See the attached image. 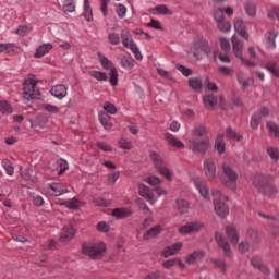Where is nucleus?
Returning a JSON list of instances; mask_svg holds the SVG:
<instances>
[{
	"label": "nucleus",
	"instance_id": "bf43d9fd",
	"mask_svg": "<svg viewBox=\"0 0 279 279\" xmlns=\"http://www.w3.org/2000/svg\"><path fill=\"white\" fill-rule=\"evenodd\" d=\"M120 175H121V173L119 171L109 173V175H108V184H110L111 186H114V183L117 182V180H119Z\"/></svg>",
	"mask_w": 279,
	"mask_h": 279
},
{
	"label": "nucleus",
	"instance_id": "4be33fe9",
	"mask_svg": "<svg viewBox=\"0 0 279 279\" xmlns=\"http://www.w3.org/2000/svg\"><path fill=\"white\" fill-rule=\"evenodd\" d=\"M140 195L144 197V199L148 201L150 204H154L156 202V196L154 195V191L149 189L145 184H140L138 186Z\"/></svg>",
	"mask_w": 279,
	"mask_h": 279
},
{
	"label": "nucleus",
	"instance_id": "3c124183",
	"mask_svg": "<svg viewBox=\"0 0 279 279\" xmlns=\"http://www.w3.org/2000/svg\"><path fill=\"white\" fill-rule=\"evenodd\" d=\"M266 69H267V71H269V73H272V75H275V77H279V66H278V63H276V62H268L266 64Z\"/></svg>",
	"mask_w": 279,
	"mask_h": 279
},
{
	"label": "nucleus",
	"instance_id": "bb28decb",
	"mask_svg": "<svg viewBox=\"0 0 279 279\" xmlns=\"http://www.w3.org/2000/svg\"><path fill=\"white\" fill-rule=\"evenodd\" d=\"M175 208L180 215H186L191 209V203H189V201L185 198H178L175 201Z\"/></svg>",
	"mask_w": 279,
	"mask_h": 279
},
{
	"label": "nucleus",
	"instance_id": "f704fd0d",
	"mask_svg": "<svg viewBox=\"0 0 279 279\" xmlns=\"http://www.w3.org/2000/svg\"><path fill=\"white\" fill-rule=\"evenodd\" d=\"M266 128L268 130L269 136H271L272 138H277V141H279V126L276 124V122H267Z\"/></svg>",
	"mask_w": 279,
	"mask_h": 279
},
{
	"label": "nucleus",
	"instance_id": "423d86ee",
	"mask_svg": "<svg viewBox=\"0 0 279 279\" xmlns=\"http://www.w3.org/2000/svg\"><path fill=\"white\" fill-rule=\"evenodd\" d=\"M24 99H40V89H38V81L34 77H27L24 80L23 87Z\"/></svg>",
	"mask_w": 279,
	"mask_h": 279
},
{
	"label": "nucleus",
	"instance_id": "4c0bfd02",
	"mask_svg": "<svg viewBox=\"0 0 279 279\" xmlns=\"http://www.w3.org/2000/svg\"><path fill=\"white\" fill-rule=\"evenodd\" d=\"M62 206H65L66 208H70L72 210H77V208H81L82 202L78 201L77 198H72L69 201H63L61 203Z\"/></svg>",
	"mask_w": 279,
	"mask_h": 279
},
{
	"label": "nucleus",
	"instance_id": "774afa93",
	"mask_svg": "<svg viewBox=\"0 0 279 279\" xmlns=\"http://www.w3.org/2000/svg\"><path fill=\"white\" fill-rule=\"evenodd\" d=\"M269 19H278L279 20V8L274 7L269 12H268Z\"/></svg>",
	"mask_w": 279,
	"mask_h": 279
},
{
	"label": "nucleus",
	"instance_id": "0e129e2a",
	"mask_svg": "<svg viewBox=\"0 0 279 279\" xmlns=\"http://www.w3.org/2000/svg\"><path fill=\"white\" fill-rule=\"evenodd\" d=\"M219 41L222 51H230V41L226 37H220Z\"/></svg>",
	"mask_w": 279,
	"mask_h": 279
},
{
	"label": "nucleus",
	"instance_id": "680f3d73",
	"mask_svg": "<svg viewBox=\"0 0 279 279\" xmlns=\"http://www.w3.org/2000/svg\"><path fill=\"white\" fill-rule=\"evenodd\" d=\"M116 12L120 19H125V14H128V8L123 4H119L116 9Z\"/></svg>",
	"mask_w": 279,
	"mask_h": 279
},
{
	"label": "nucleus",
	"instance_id": "de8ad7c7",
	"mask_svg": "<svg viewBox=\"0 0 279 279\" xmlns=\"http://www.w3.org/2000/svg\"><path fill=\"white\" fill-rule=\"evenodd\" d=\"M189 86L193 90H202V78H198V77L190 78Z\"/></svg>",
	"mask_w": 279,
	"mask_h": 279
},
{
	"label": "nucleus",
	"instance_id": "393cba45",
	"mask_svg": "<svg viewBox=\"0 0 279 279\" xmlns=\"http://www.w3.org/2000/svg\"><path fill=\"white\" fill-rule=\"evenodd\" d=\"M165 138H166L169 147H174L175 149H184V143L182 141L178 140V137H175V135H173L171 133H166Z\"/></svg>",
	"mask_w": 279,
	"mask_h": 279
},
{
	"label": "nucleus",
	"instance_id": "052dcab7",
	"mask_svg": "<svg viewBox=\"0 0 279 279\" xmlns=\"http://www.w3.org/2000/svg\"><path fill=\"white\" fill-rule=\"evenodd\" d=\"M96 230H98V232H109L110 225H108L106 221H100L97 223Z\"/></svg>",
	"mask_w": 279,
	"mask_h": 279
},
{
	"label": "nucleus",
	"instance_id": "a19ab883",
	"mask_svg": "<svg viewBox=\"0 0 279 279\" xmlns=\"http://www.w3.org/2000/svg\"><path fill=\"white\" fill-rule=\"evenodd\" d=\"M260 53H263V50H260L258 46L248 47V56L251 60H258L260 58Z\"/></svg>",
	"mask_w": 279,
	"mask_h": 279
},
{
	"label": "nucleus",
	"instance_id": "1a4fd4ad",
	"mask_svg": "<svg viewBox=\"0 0 279 279\" xmlns=\"http://www.w3.org/2000/svg\"><path fill=\"white\" fill-rule=\"evenodd\" d=\"M98 59L104 69L106 71H110L109 82L112 86H117V82H119V74L117 73V68H114V63L110 61L108 58L98 52Z\"/></svg>",
	"mask_w": 279,
	"mask_h": 279
},
{
	"label": "nucleus",
	"instance_id": "58836bf2",
	"mask_svg": "<svg viewBox=\"0 0 279 279\" xmlns=\"http://www.w3.org/2000/svg\"><path fill=\"white\" fill-rule=\"evenodd\" d=\"M84 13L83 16L88 22L93 21V8H90V0H84Z\"/></svg>",
	"mask_w": 279,
	"mask_h": 279
},
{
	"label": "nucleus",
	"instance_id": "5701e85b",
	"mask_svg": "<svg viewBox=\"0 0 279 279\" xmlns=\"http://www.w3.org/2000/svg\"><path fill=\"white\" fill-rule=\"evenodd\" d=\"M73 236H75V229L71 226H65L61 231L59 241L61 243H69V241L73 240Z\"/></svg>",
	"mask_w": 279,
	"mask_h": 279
},
{
	"label": "nucleus",
	"instance_id": "cd10ccee",
	"mask_svg": "<svg viewBox=\"0 0 279 279\" xmlns=\"http://www.w3.org/2000/svg\"><path fill=\"white\" fill-rule=\"evenodd\" d=\"M66 90L68 88L64 85H54L50 89V93L57 99H64V97H66L68 94Z\"/></svg>",
	"mask_w": 279,
	"mask_h": 279
},
{
	"label": "nucleus",
	"instance_id": "9b49d317",
	"mask_svg": "<svg viewBox=\"0 0 279 279\" xmlns=\"http://www.w3.org/2000/svg\"><path fill=\"white\" fill-rule=\"evenodd\" d=\"M204 173L209 182L217 180V162L213 158H206L204 160Z\"/></svg>",
	"mask_w": 279,
	"mask_h": 279
},
{
	"label": "nucleus",
	"instance_id": "20e7f679",
	"mask_svg": "<svg viewBox=\"0 0 279 279\" xmlns=\"http://www.w3.org/2000/svg\"><path fill=\"white\" fill-rule=\"evenodd\" d=\"M83 254L90 256L94 260H99L106 254V244L102 242L99 243H85L82 245Z\"/></svg>",
	"mask_w": 279,
	"mask_h": 279
},
{
	"label": "nucleus",
	"instance_id": "b1692460",
	"mask_svg": "<svg viewBox=\"0 0 279 279\" xmlns=\"http://www.w3.org/2000/svg\"><path fill=\"white\" fill-rule=\"evenodd\" d=\"M215 240L217 241L219 247L223 250L226 256H230L231 251H230V244H228V240L221 234L220 232H217L215 234Z\"/></svg>",
	"mask_w": 279,
	"mask_h": 279
},
{
	"label": "nucleus",
	"instance_id": "e433bc0d",
	"mask_svg": "<svg viewBox=\"0 0 279 279\" xmlns=\"http://www.w3.org/2000/svg\"><path fill=\"white\" fill-rule=\"evenodd\" d=\"M160 232H162V227L155 226L144 234V239H146V241H150V239H156Z\"/></svg>",
	"mask_w": 279,
	"mask_h": 279
},
{
	"label": "nucleus",
	"instance_id": "f8f14e48",
	"mask_svg": "<svg viewBox=\"0 0 279 279\" xmlns=\"http://www.w3.org/2000/svg\"><path fill=\"white\" fill-rule=\"evenodd\" d=\"M232 47L235 58H239L243 62V64H245L246 66H255L254 62L247 59H243V43H241V39H239V37H232Z\"/></svg>",
	"mask_w": 279,
	"mask_h": 279
},
{
	"label": "nucleus",
	"instance_id": "0eeeda50",
	"mask_svg": "<svg viewBox=\"0 0 279 279\" xmlns=\"http://www.w3.org/2000/svg\"><path fill=\"white\" fill-rule=\"evenodd\" d=\"M150 159L153 160L154 167L161 175H163V178H166V180H171V178H173V172H171V170L165 166L162 156L156 151H150Z\"/></svg>",
	"mask_w": 279,
	"mask_h": 279
},
{
	"label": "nucleus",
	"instance_id": "09e8293b",
	"mask_svg": "<svg viewBox=\"0 0 279 279\" xmlns=\"http://www.w3.org/2000/svg\"><path fill=\"white\" fill-rule=\"evenodd\" d=\"M2 167L8 175H14V165H12V161L8 159L2 160Z\"/></svg>",
	"mask_w": 279,
	"mask_h": 279
},
{
	"label": "nucleus",
	"instance_id": "72a5a7b5",
	"mask_svg": "<svg viewBox=\"0 0 279 279\" xmlns=\"http://www.w3.org/2000/svg\"><path fill=\"white\" fill-rule=\"evenodd\" d=\"M117 59L119 60L121 66L123 69H132L134 66V61L132 60V58L124 56V54H118Z\"/></svg>",
	"mask_w": 279,
	"mask_h": 279
},
{
	"label": "nucleus",
	"instance_id": "6ab92c4d",
	"mask_svg": "<svg viewBox=\"0 0 279 279\" xmlns=\"http://www.w3.org/2000/svg\"><path fill=\"white\" fill-rule=\"evenodd\" d=\"M251 265L254 267V269H258V271L264 274V276H269V274H271L269 267L263 263V259H260L258 256H255L251 259Z\"/></svg>",
	"mask_w": 279,
	"mask_h": 279
},
{
	"label": "nucleus",
	"instance_id": "6e6552de",
	"mask_svg": "<svg viewBox=\"0 0 279 279\" xmlns=\"http://www.w3.org/2000/svg\"><path fill=\"white\" fill-rule=\"evenodd\" d=\"M102 112L99 113V121L105 130H112L110 114H117V107L110 102H105Z\"/></svg>",
	"mask_w": 279,
	"mask_h": 279
},
{
	"label": "nucleus",
	"instance_id": "338daca9",
	"mask_svg": "<svg viewBox=\"0 0 279 279\" xmlns=\"http://www.w3.org/2000/svg\"><path fill=\"white\" fill-rule=\"evenodd\" d=\"M108 40L110 45H119L121 38L119 37V34L113 33L108 36Z\"/></svg>",
	"mask_w": 279,
	"mask_h": 279
},
{
	"label": "nucleus",
	"instance_id": "e2e57ef3",
	"mask_svg": "<svg viewBox=\"0 0 279 279\" xmlns=\"http://www.w3.org/2000/svg\"><path fill=\"white\" fill-rule=\"evenodd\" d=\"M214 20L217 22L223 21V9L217 8L214 10Z\"/></svg>",
	"mask_w": 279,
	"mask_h": 279
},
{
	"label": "nucleus",
	"instance_id": "864d4df0",
	"mask_svg": "<svg viewBox=\"0 0 279 279\" xmlns=\"http://www.w3.org/2000/svg\"><path fill=\"white\" fill-rule=\"evenodd\" d=\"M267 154L271 158V160H275V162H278V159H279V149L278 148H276L274 146H269L267 148Z\"/></svg>",
	"mask_w": 279,
	"mask_h": 279
},
{
	"label": "nucleus",
	"instance_id": "13d9d810",
	"mask_svg": "<svg viewBox=\"0 0 279 279\" xmlns=\"http://www.w3.org/2000/svg\"><path fill=\"white\" fill-rule=\"evenodd\" d=\"M29 32H32L31 26H23L22 25V26H19L15 34H17V36H27V34H29Z\"/></svg>",
	"mask_w": 279,
	"mask_h": 279
},
{
	"label": "nucleus",
	"instance_id": "4468645a",
	"mask_svg": "<svg viewBox=\"0 0 279 279\" xmlns=\"http://www.w3.org/2000/svg\"><path fill=\"white\" fill-rule=\"evenodd\" d=\"M201 230H204V222L202 221L187 222L179 228L180 234H193Z\"/></svg>",
	"mask_w": 279,
	"mask_h": 279
},
{
	"label": "nucleus",
	"instance_id": "c9c22d12",
	"mask_svg": "<svg viewBox=\"0 0 279 279\" xmlns=\"http://www.w3.org/2000/svg\"><path fill=\"white\" fill-rule=\"evenodd\" d=\"M259 217L267 219L268 225L274 227L275 234H279V220L270 217L268 215L263 214L262 211L258 213Z\"/></svg>",
	"mask_w": 279,
	"mask_h": 279
},
{
	"label": "nucleus",
	"instance_id": "c03bdc74",
	"mask_svg": "<svg viewBox=\"0 0 279 279\" xmlns=\"http://www.w3.org/2000/svg\"><path fill=\"white\" fill-rule=\"evenodd\" d=\"M150 14H171V10L167 5H157L149 10Z\"/></svg>",
	"mask_w": 279,
	"mask_h": 279
},
{
	"label": "nucleus",
	"instance_id": "7c9ffc66",
	"mask_svg": "<svg viewBox=\"0 0 279 279\" xmlns=\"http://www.w3.org/2000/svg\"><path fill=\"white\" fill-rule=\"evenodd\" d=\"M267 40V47L269 49H276V38H278V31L271 29L265 34Z\"/></svg>",
	"mask_w": 279,
	"mask_h": 279
},
{
	"label": "nucleus",
	"instance_id": "69168bd1",
	"mask_svg": "<svg viewBox=\"0 0 279 279\" xmlns=\"http://www.w3.org/2000/svg\"><path fill=\"white\" fill-rule=\"evenodd\" d=\"M218 72L221 75L229 76V75H232L234 73V70H232L231 68H228V66H219Z\"/></svg>",
	"mask_w": 279,
	"mask_h": 279
},
{
	"label": "nucleus",
	"instance_id": "2eb2a0df",
	"mask_svg": "<svg viewBox=\"0 0 279 279\" xmlns=\"http://www.w3.org/2000/svg\"><path fill=\"white\" fill-rule=\"evenodd\" d=\"M44 192L47 195H52L54 197H60V195H64L66 193V187L60 183L48 184L44 187Z\"/></svg>",
	"mask_w": 279,
	"mask_h": 279
},
{
	"label": "nucleus",
	"instance_id": "dca6fc26",
	"mask_svg": "<svg viewBox=\"0 0 279 279\" xmlns=\"http://www.w3.org/2000/svg\"><path fill=\"white\" fill-rule=\"evenodd\" d=\"M195 189L198 191L199 195L204 199H210V192L208 190V185H206V181L202 180V178L197 177L193 180Z\"/></svg>",
	"mask_w": 279,
	"mask_h": 279
},
{
	"label": "nucleus",
	"instance_id": "9d476101",
	"mask_svg": "<svg viewBox=\"0 0 279 279\" xmlns=\"http://www.w3.org/2000/svg\"><path fill=\"white\" fill-rule=\"evenodd\" d=\"M121 40L123 47L125 49H130L132 53H134L136 60H143V54H141V50L138 49V46L134 43V39H132V34L129 32L122 31L121 32Z\"/></svg>",
	"mask_w": 279,
	"mask_h": 279
},
{
	"label": "nucleus",
	"instance_id": "c756f323",
	"mask_svg": "<svg viewBox=\"0 0 279 279\" xmlns=\"http://www.w3.org/2000/svg\"><path fill=\"white\" fill-rule=\"evenodd\" d=\"M112 217L116 219H125L128 217H132V209L130 208H116L111 213Z\"/></svg>",
	"mask_w": 279,
	"mask_h": 279
},
{
	"label": "nucleus",
	"instance_id": "49530a36",
	"mask_svg": "<svg viewBox=\"0 0 279 279\" xmlns=\"http://www.w3.org/2000/svg\"><path fill=\"white\" fill-rule=\"evenodd\" d=\"M61 5L63 12H75V4L73 3V0H61Z\"/></svg>",
	"mask_w": 279,
	"mask_h": 279
},
{
	"label": "nucleus",
	"instance_id": "5fc2aeb1",
	"mask_svg": "<svg viewBox=\"0 0 279 279\" xmlns=\"http://www.w3.org/2000/svg\"><path fill=\"white\" fill-rule=\"evenodd\" d=\"M226 136L227 138H230L231 141H241V135L236 134L232 128H228L226 130Z\"/></svg>",
	"mask_w": 279,
	"mask_h": 279
},
{
	"label": "nucleus",
	"instance_id": "a878e982",
	"mask_svg": "<svg viewBox=\"0 0 279 279\" xmlns=\"http://www.w3.org/2000/svg\"><path fill=\"white\" fill-rule=\"evenodd\" d=\"M184 247V244L182 242H177L168 247H166L162 252L165 258H169V256H175L180 250Z\"/></svg>",
	"mask_w": 279,
	"mask_h": 279
},
{
	"label": "nucleus",
	"instance_id": "f03ea898",
	"mask_svg": "<svg viewBox=\"0 0 279 279\" xmlns=\"http://www.w3.org/2000/svg\"><path fill=\"white\" fill-rule=\"evenodd\" d=\"M219 180L225 189H228V191L234 192L236 189H239V172H236L234 167H232V163L228 161H223L221 163Z\"/></svg>",
	"mask_w": 279,
	"mask_h": 279
},
{
	"label": "nucleus",
	"instance_id": "603ef678",
	"mask_svg": "<svg viewBox=\"0 0 279 279\" xmlns=\"http://www.w3.org/2000/svg\"><path fill=\"white\" fill-rule=\"evenodd\" d=\"M0 112L2 114H12V106L5 100L0 101Z\"/></svg>",
	"mask_w": 279,
	"mask_h": 279
},
{
	"label": "nucleus",
	"instance_id": "f3484780",
	"mask_svg": "<svg viewBox=\"0 0 279 279\" xmlns=\"http://www.w3.org/2000/svg\"><path fill=\"white\" fill-rule=\"evenodd\" d=\"M267 114H269V109L268 108H262L260 110L256 111L252 118H251V128L253 130H256V128H258L260 121H263V119H265V117H267Z\"/></svg>",
	"mask_w": 279,
	"mask_h": 279
},
{
	"label": "nucleus",
	"instance_id": "412c9836",
	"mask_svg": "<svg viewBox=\"0 0 279 279\" xmlns=\"http://www.w3.org/2000/svg\"><path fill=\"white\" fill-rule=\"evenodd\" d=\"M145 182H147V184H150V186H156L155 193L158 195V197L167 195V190L162 189L161 186H158V184L162 182L160 178L154 175L148 177L145 179Z\"/></svg>",
	"mask_w": 279,
	"mask_h": 279
},
{
	"label": "nucleus",
	"instance_id": "7ed1b4c3",
	"mask_svg": "<svg viewBox=\"0 0 279 279\" xmlns=\"http://www.w3.org/2000/svg\"><path fill=\"white\" fill-rule=\"evenodd\" d=\"M214 210L218 217H226L230 213V207L228 206V196L222 194L221 190L214 189L211 191Z\"/></svg>",
	"mask_w": 279,
	"mask_h": 279
},
{
	"label": "nucleus",
	"instance_id": "79ce46f5",
	"mask_svg": "<svg viewBox=\"0 0 279 279\" xmlns=\"http://www.w3.org/2000/svg\"><path fill=\"white\" fill-rule=\"evenodd\" d=\"M90 77H94V80H97L98 82H108V74L105 72H99L96 70L89 71Z\"/></svg>",
	"mask_w": 279,
	"mask_h": 279
},
{
	"label": "nucleus",
	"instance_id": "8fccbe9b",
	"mask_svg": "<svg viewBox=\"0 0 279 279\" xmlns=\"http://www.w3.org/2000/svg\"><path fill=\"white\" fill-rule=\"evenodd\" d=\"M41 110H45L46 112H50V114H58L60 112V108L51 104H41Z\"/></svg>",
	"mask_w": 279,
	"mask_h": 279
},
{
	"label": "nucleus",
	"instance_id": "c85d7f7f",
	"mask_svg": "<svg viewBox=\"0 0 279 279\" xmlns=\"http://www.w3.org/2000/svg\"><path fill=\"white\" fill-rule=\"evenodd\" d=\"M226 234L229 241L232 243V245H236V243H239V233L236 232L234 226L228 225L226 227Z\"/></svg>",
	"mask_w": 279,
	"mask_h": 279
},
{
	"label": "nucleus",
	"instance_id": "37998d69",
	"mask_svg": "<svg viewBox=\"0 0 279 279\" xmlns=\"http://www.w3.org/2000/svg\"><path fill=\"white\" fill-rule=\"evenodd\" d=\"M217 23V27L219 29V32H222V34H226L228 32H230V29H232V25L230 24V22L226 21V20H220Z\"/></svg>",
	"mask_w": 279,
	"mask_h": 279
},
{
	"label": "nucleus",
	"instance_id": "39448f33",
	"mask_svg": "<svg viewBox=\"0 0 279 279\" xmlns=\"http://www.w3.org/2000/svg\"><path fill=\"white\" fill-rule=\"evenodd\" d=\"M190 53H192L196 60H202V53L210 56V45H208L206 39L196 37L190 48Z\"/></svg>",
	"mask_w": 279,
	"mask_h": 279
},
{
	"label": "nucleus",
	"instance_id": "473e14b6",
	"mask_svg": "<svg viewBox=\"0 0 279 279\" xmlns=\"http://www.w3.org/2000/svg\"><path fill=\"white\" fill-rule=\"evenodd\" d=\"M52 49L53 45H51V43L43 44L37 48L35 52V58H43L44 56H47V53H49V51Z\"/></svg>",
	"mask_w": 279,
	"mask_h": 279
},
{
	"label": "nucleus",
	"instance_id": "6e6d98bb",
	"mask_svg": "<svg viewBox=\"0 0 279 279\" xmlns=\"http://www.w3.org/2000/svg\"><path fill=\"white\" fill-rule=\"evenodd\" d=\"M14 51V44H1L0 43V53H10Z\"/></svg>",
	"mask_w": 279,
	"mask_h": 279
},
{
	"label": "nucleus",
	"instance_id": "aec40b11",
	"mask_svg": "<svg viewBox=\"0 0 279 279\" xmlns=\"http://www.w3.org/2000/svg\"><path fill=\"white\" fill-rule=\"evenodd\" d=\"M206 256V253L202 250H196L187 255L186 263L187 265H198V263H202L204 260V257Z\"/></svg>",
	"mask_w": 279,
	"mask_h": 279
},
{
	"label": "nucleus",
	"instance_id": "a211bd4d",
	"mask_svg": "<svg viewBox=\"0 0 279 279\" xmlns=\"http://www.w3.org/2000/svg\"><path fill=\"white\" fill-rule=\"evenodd\" d=\"M233 27H234L236 34H239V36L244 38V40H247L250 38V34H247L243 19L235 17L234 22H233Z\"/></svg>",
	"mask_w": 279,
	"mask_h": 279
},
{
	"label": "nucleus",
	"instance_id": "2f4dec72",
	"mask_svg": "<svg viewBox=\"0 0 279 279\" xmlns=\"http://www.w3.org/2000/svg\"><path fill=\"white\" fill-rule=\"evenodd\" d=\"M203 102L205 108H207L208 110H213L215 106H217V96L213 94H206L205 96H203Z\"/></svg>",
	"mask_w": 279,
	"mask_h": 279
},
{
	"label": "nucleus",
	"instance_id": "f257e3e1",
	"mask_svg": "<svg viewBox=\"0 0 279 279\" xmlns=\"http://www.w3.org/2000/svg\"><path fill=\"white\" fill-rule=\"evenodd\" d=\"M208 129L204 125H195L192 130V137L190 138V149L194 154H206L208 147H210V140L206 137Z\"/></svg>",
	"mask_w": 279,
	"mask_h": 279
},
{
	"label": "nucleus",
	"instance_id": "ea45409f",
	"mask_svg": "<svg viewBox=\"0 0 279 279\" xmlns=\"http://www.w3.org/2000/svg\"><path fill=\"white\" fill-rule=\"evenodd\" d=\"M215 149L218 151V154H225L226 153V142H223V136L222 135H218L216 137Z\"/></svg>",
	"mask_w": 279,
	"mask_h": 279
},
{
	"label": "nucleus",
	"instance_id": "a18cd8bd",
	"mask_svg": "<svg viewBox=\"0 0 279 279\" xmlns=\"http://www.w3.org/2000/svg\"><path fill=\"white\" fill-rule=\"evenodd\" d=\"M244 10L247 16H256V3L253 1H247L244 5Z\"/></svg>",
	"mask_w": 279,
	"mask_h": 279
},
{
	"label": "nucleus",
	"instance_id": "4d7b16f0",
	"mask_svg": "<svg viewBox=\"0 0 279 279\" xmlns=\"http://www.w3.org/2000/svg\"><path fill=\"white\" fill-rule=\"evenodd\" d=\"M57 165H58V167H60V170L58 171L59 175H62V173H64V171H66V169H69V163L64 159L57 160Z\"/></svg>",
	"mask_w": 279,
	"mask_h": 279
},
{
	"label": "nucleus",
	"instance_id": "ddd939ff",
	"mask_svg": "<svg viewBox=\"0 0 279 279\" xmlns=\"http://www.w3.org/2000/svg\"><path fill=\"white\" fill-rule=\"evenodd\" d=\"M254 185L258 192L263 193V195H266V197H276V195H278V189H276V186H274L271 183H267L265 181L256 183V181H254Z\"/></svg>",
	"mask_w": 279,
	"mask_h": 279
}]
</instances>
